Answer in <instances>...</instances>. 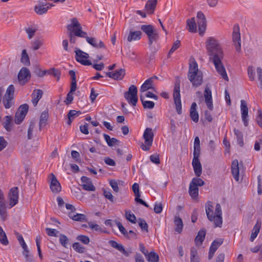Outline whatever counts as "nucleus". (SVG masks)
<instances>
[{"label":"nucleus","mask_w":262,"mask_h":262,"mask_svg":"<svg viewBox=\"0 0 262 262\" xmlns=\"http://www.w3.org/2000/svg\"><path fill=\"white\" fill-rule=\"evenodd\" d=\"M20 61L25 66H29L30 64L29 57L26 50H23L22 51Z\"/></svg>","instance_id":"obj_47"},{"label":"nucleus","mask_w":262,"mask_h":262,"mask_svg":"<svg viewBox=\"0 0 262 262\" xmlns=\"http://www.w3.org/2000/svg\"><path fill=\"white\" fill-rule=\"evenodd\" d=\"M147 260L149 262H158L159 260V255L154 251H151L146 256Z\"/></svg>","instance_id":"obj_45"},{"label":"nucleus","mask_w":262,"mask_h":262,"mask_svg":"<svg viewBox=\"0 0 262 262\" xmlns=\"http://www.w3.org/2000/svg\"><path fill=\"white\" fill-rule=\"evenodd\" d=\"M196 104L195 102L192 103L190 107V115L191 119L195 122L199 121V115L196 110Z\"/></svg>","instance_id":"obj_33"},{"label":"nucleus","mask_w":262,"mask_h":262,"mask_svg":"<svg viewBox=\"0 0 262 262\" xmlns=\"http://www.w3.org/2000/svg\"><path fill=\"white\" fill-rule=\"evenodd\" d=\"M148 39V45L151 46L154 43H156L159 39V35L157 30L151 34L147 35Z\"/></svg>","instance_id":"obj_40"},{"label":"nucleus","mask_w":262,"mask_h":262,"mask_svg":"<svg viewBox=\"0 0 262 262\" xmlns=\"http://www.w3.org/2000/svg\"><path fill=\"white\" fill-rule=\"evenodd\" d=\"M232 174L234 180L239 181V164L238 160L235 159L233 161L231 166Z\"/></svg>","instance_id":"obj_27"},{"label":"nucleus","mask_w":262,"mask_h":262,"mask_svg":"<svg viewBox=\"0 0 262 262\" xmlns=\"http://www.w3.org/2000/svg\"><path fill=\"white\" fill-rule=\"evenodd\" d=\"M73 248L76 252L79 253H83L85 251V248L77 242L73 244Z\"/></svg>","instance_id":"obj_57"},{"label":"nucleus","mask_w":262,"mask_h":262,"mask_svg":"<svg viewBox=\"0 0 262 262\" xmlns=\"http://www.w3.org/2000/svg\"><path fill=\"white\" fill-rule=\"evenodd\" d=\"M154 134L151 128H146L144 132L143 137L144 140L145 145L142 144L141 148L145 151L149 150L152 145Z\"/></svg>","instance_id":"obj_6"},{"label":"nucleus","mask_w":262,"mask_h":262,"mask_svg":"<svg viewBox=\"0 0 262 262\" xmlns=\"http://www.w3.org/2000/svg\"><path fill=\"white\" fill-rule=\"evenodd\" d=\"M13 98L4 97L3 103L6 108H9L13 104Z\"/></svg>","instance_id":"obj_51"},{"label":"nucleus","mask_w":262,"mask_h":262,"mask_svg":"<svg viewBox=\"0 0 262 262\" xmlns=\"http://www.w3.org/2000/svg\"><path fill=\"white\" fill-rule=\"evenodd\" d=\"M0 215L2 220L5 221L6 219V207L4 199L0 200Z\"/></svg>","instance_id":"obj_37"},{"label":"nucleus","mask_w":262,"mask_h":262,"mask_svg":"<svg viewBox=\"0 0 262 262\" xmlns=\"http://www.w3.org/2000/svg\"><path fill=\"white\" fill-rule=\"evenodd\" d=\"M207 53L210 61L223 58V52L219 41L213 37H209L205 42Z\"/></svg>","instance_id":"obj_1"},{"label":"nucleus","mask_w":262,"mask_h":262,"mask_svg":"<svg viewBox=\"0 0 262 262\" xmlns=\"http://www.w3.org/2000/svg\"><path fill=\"white\" fill-rule=\"evenodd\" d=\"M68 35L71 43L76 41V36L83 38L86 37V33L82 30V26L76 18H73L67 26Z\"/></svg>","instance_id":"obj_3"},{"label":"nucleus","mask_w":262,"mask_h":262,"mask_svg":"<svg viewBox=\"0 0 262 262\" xmlns=\"http://www.w3.org/2000/svg\"><path fill=\"white\" fill-rule=\"evenodd\" d=\"M81 186L83 189L87 191H95V187L93 185L91 180L89 178L83 176L81 178Z\"/></svg>","instance_id":"obj_21"},{"label":"nucleus","mask_w":262,"mask_h":262,"mask_svg":"<svg viewBox=\"0 0 262 262\" xmlns=\"http://www.w3.org/2000/svg\"><path fill=\"white\" fill-rule=\"evenodd\" d=\"M109 244L113 248L117 249L118 251L123 253L124 255L128 256L129 253L124 248L122 244H119L115 241H110L108 242Z\"/></svg>","instance_id":"obj_29"},{"label":"nucleus","mask_w":262,"mask_h":262,"mask_svg":"<svg viewBox=\"0 0 262 262\" xmlns=\"http://www.w3.org/2000/svg\"><path fill=\"white\" fill-rule=\"evenodd\" d=\"M174 222L176 226L175 229L176 231L178 233H181L183 227V224L182 219L179 216H176Z\"/></svg>","instance_id":"obj_42"},{"label":"nucleus","mask_w":262,"mask_h":262,"mask_svg":"<svg viewBox=\"0 0 262 262\" xmlns=\"http://www.w3.org/2000/svg\"><path fill=\"white\" fill-rule=\"evenodd\" d=\"M205 209L208 220L211 222H213L215 227H221L223 223L221 205L217 203L215 206V211L213 212L212 203L208 201L205 205Z\"/></svg>","instance_id":"obj_2"},{"label":"nucleus","mask_w":262,"mask_h":262,"mask_svg":"<svg viewBox=\"0 0 262 262\" xmlns=\"http://www.w3.org/2000/svg\"><path fill=\"white\" fill-rule=\"evenodd\" d=\"M36 123L34 121H31L30 122L27 132V139L28 140H31L33 138L36 131Z\"/></svg>","instance_id":"obj_31"},{"label":"nucleus","mask_w":262,"mask_h":262,"mask_svg":"<svg viewBox=\"0 0 262 262\" xmlns=\"http://www.w3.org/2000/svg\"><path fill=\"white\" fill-rule=\"evenodd\" d=\"M81 113L80 111H76L75 110H70L68 114V125H71L73 120L79 115H80Z\"/></svg>","instance_id":"obj_39"},{"label":"nucleus","mask_w":262,"mask_h":262,"mask_svg":"<svg viewBox=\"0 0 262 262\" xmlns=\"http://www.w3.org/2000/svg\"><path fill=\"white\" fill-rule=\"evenodd\" d=\"M37 28L35 25H29L26 27L25 31L28 35L29 39H31L34 36L35 32H36Z\"/></svg>","instance_id":"obj_32"},{"label":"nucleus","mask_w":262,"mask_h":262,"mask_svg":"<svg viewBox=\"0 0 262 262\" xmlns=\"http://www.w3.org/2000/svg\"><path fill=\"white\" fill-rule=\"evenodd\" d=\"M140 28L147 35L151 34L156 30L151 25H143L141 26Z\"/></svg>","instance_id":"obj_44"},{"label":"nucleus","mask_w":262,"mask_h":262,"mask_svg":"<svg viewBox=\"0 0 262 262\" xmlns=\"http://www.w3.org/2000/svg\"><path fill=\"white\" fill-rule=\"evenodd\" d=\"M260 227H261V223L259 221H257L256 224L255 225V226H254V227L252 230V233H251V236L250 238V240L251 242H253L255 239V238L256 237V236H257V235L259 232Z\"/></svg>","instance_id":"obj_35"},{"label":"nucleus","mask_w":262,"mask_h":262,"mask_svg":"<svg viewBox=\"0 0 262 262\" xmlns=\"http://www.w3.org/2000/svg\"><path fill=\"white\" fill-rule=\"evenodd\" d=\"M139 225L143 231L148 232V225L144 220L139 219Z\"/></svg>","instance_id":"obj_61"},{"label":"nucleus","mask_w":262,"mask_h":262,"mask_svg":"<svg viewBox=\"0 0 262 262\" xmlns=\"http://www.w3.org/2000/svg\"><path fill=\"white\" fill-rule=\"evenodd\" d=\"M158 77L157 76H154L149 78L146 80L144 83L142 85L140 88V91L141 92H145L148 90L153 89V82L155 79H157Z\"/></svg>","instance_id":"obj_24"},{"label":"nucleus","mask_w":262,"mask_h":262,"mask_svg":"<svg viewBox=\"0 0 262 262\" xmlns=\"http://www.w3.org/2000/svg\"><path fill=\"white\" fill-rule=\"evenodd\" d=\"M204 95L205 103L207 106V107L209 110H212L213 107L212 103V94L211 90L208 85L206 86Z\"/></svg>","instance_id":"obj_20"},{"label":"nucleus","mask_w":262,"mask_h":262,"mask_svg":"<svg viewBox=\"0 0 262 262\" xmlns=\"http://www.w3.org/2000/svg\"><path fill=\"white\" fill-rule=\"evenodd\" d=\"M69 75L71 77L72 82L71 84L70 91L68 93L65 102L67 104H70L73 100V93L76 91L77 88L76 77L75 73L74 71H69Z\"/></svg>","instance_id":"obj_8"},{"label":"nucleus","mask_w":262,"mask_h":262,"mask_svg":"<svg viewBox=\"0 0 262 262\" xmlns=\"http://www.w3.org/2000/svg\"><path fill=\"white\" fill-rule=\"evenodd\" d=\"M106 75L115 80H121L124 76L125 70L121 69L115 72H107Z\"/></svg>","instance_id":"obj_26"},{"label":"nucleus","mask_w":262,"mask_h":262,"mask_svg":"<svg viewBox=\"0 0 262 262\" xmlns=\"http://www.w3.org/2000/svg\"><path fill=\"white\" fill-rule=\"evenodd\" d=\"M59 242L62 246L67 248V246L69 242V239L67 236L61 234L59 235Z\"/></svg>","instance_id":"obj_60"},{"label":"nucleus","mask_w":262,"mask_h":262,"mask_svg":"<svg viewBox=\"0 0 262 262\" xmlns=\"http://www.w3.org/2000/svg\"><path fill=\"white\" fill-rule=\"evenodd\" d=\"M125 217L129 222L132 223H136V217L135 215L130 211H125Z\"/></svg>","instance_id":"obj_55"},{"label":"nucleus","mask_w":262,"mask_h":262,"mask_svg":"<svg viewBox=\"0 0 262 262\" xmlns=\"http://www.w3.org/2000/svg\"><path fill=\"white\" fill-rule=\"evenodd\" d=\"M42 45V40L38 38L35 39L31 43L32 48L33 50H38Z\"/></svg>","instance_id":"obj_53"},{"label":"nucleus","mask_w":262,"mask_h":262,"mask_svg":"<svg viewBox=\"0 0 262 262\" xmlns=\"http://www.w3.org/2000/svg\"><path fill=\"white\" fill-rule=\"evenodd\" d=\"M88 226L91 229L96 231L104 233L105 232V231H103L101 227L99 225L95 224L92 222H90L88 223Z\"/></svg>","instance_id":"obj_54"},{"label":"nucleus","mask_w":262,"mask_h":262,"mask_svg":"<svg viewBox=\"0 0 262 262\" xmlns=\"http://www.w3.org/2000/svg\"><path fill=\"white\" fill-rule=\"evenodd\" d=\"M10 208L15 206L18 202V191L16 187L11 188L9 193Z\"/></svg>","instance_id":"obj_18"},{"label":"nucleus","mask_w":262,"mask_h":262,"mask_svg":"<svg viewBox=\"0 0 262 262\" xmlns=\"http://www.w3.org/2000/svg\"><path fill=\"white\" fill-rule=\"evenodd\" d=\"M132 189L135 193V198H139L140 194L139 192V186L137 183H134L132 186Z\"/></svg>","instance_id":"obj_62"},{"label":"nucleus","mask_w":262,"mask_h":262,"mask_svg":"<svg viewBox=\"0 0 262 262\" xmlns=\"http://www.w3.org/2000/svg\"><path fill=\"white\" fill-rule=\"evenodd\" d=\"M116 225L119 228V231L121 232V233H122L126 237H129V235H128V232L126 231L124 227L123 226L122 224L117 221H115Z\"/></svg>","instance_id":"obj_58"},{"label":"nucleus","mask_w":262,"mask_h":262,"mask_svg":"<svg viewBox=\"0 0 262 262\" xmlns=\"http://www.w3.org/2000/svg\"><path fill=\"white\" fill-rule=\"evenodd\" d=\"M14 86L13 85L11 84L9 86L6 91V94L4 97H7L9 98H13V95L14 93Z\"/></svg>","instance_id":"obj_56"},{"label":"nucleus","mask_w":262,"mask_h":262,"mask_svg":"<svg viewBox=\"0 0 262 262\" xmlns=\"http://www.w3.org/2000/svg\"><path fill=\"white\" fill-rule=\"evenodd\" d=\"M49 116V112L47 109L41 113L39 122V127L40 130H41L42 127H45L47 124Z\"/></svg>","instance_id":"obj_28"},{"label":"nucleus","mask_w":262,"mask_h":262,"mask_svg":"<svg viewBox=\"0 0 262 262\" xmlns=\"http://www.w3.org/2000/svg\"><path fill=\"white\" fill-rule=\"evenodd\" d=\"M83 38H85L86 41L94 48H105L104 44L100 40H98L94 37H88L87 34L86 35V37H83Z\"/></svg>","instance_id":"obj_22"},{"label":"nucleus","mask_w":262,"mask_h":262,"mask_svg":"<svg viewBox=\"0 0 262 262\" xmlns=\"http://www.w3.org/2000/svg\"><path fill=\"white\" fill-rule=\"evenodd\" d=\"M140 99L145 108L152 109L155 106V103L151 101H147L144 100V97L142 95L140 96Z\"/></svg>","instance_id":"obj_43"},{"label":"nucleus","mask_w":262,"mask_h":262,"mask_svg":"<svg viewBox=\"0 0 262 262\" xmlns=\"http://www.w3.org/2000/svg\"><path fill=\"white\" fill-rule=\"evenodd\" d=\"M77 239L81 242L84 244H88L90 242V238L88 236L83 235H78L77 237Z\"/></svg>","instance_id":"obj_63"},{"label":"nucleus","mask_w":262,"mask_h":262,"mask_svg":"<svg viewBox=\"0 0 262 262\" xmlns=\"http://www.w3.org/2000/svg\"><path fill=\"white\" fill-rule=\"evenodd\" d=\"M206 235V231L205 230H201L199 231L197 236L195 237V242L196 244H201L205 239Z\"/></svg>","instance_id":"obj_46"},{"label":"nucleus","mask_w":262,"mask_h":262,"mask_svg":"<svg viewBox=\"0 0 262 262\" xmlns=\"http://www.w3.org/2000/svg\"><path fill=\"white\" fill-rule=\"evenodd\" d=\"M193 155H200V143L198 137L194 138Z\"/></svg>","instance_id":"obj_50"},{"label":"nucleus","mask_w":262,"mask_h":262,"mask_svg":"<svg viewBox=\"0 0 262 262\" xmlns=\"http://www.w3.org/2000/svg\"><path fill=\"white\" fill-rule=\"evenodd\" d=\"M232 41L237 52L241 51V40L238 25H235L233 27L232 33Z\"/></svg>","instance_id":"obj_10"},{"label":"nucleus","mask_w":262,"mask_h":262,"mask_svg":"<svg viewBox=\"0 0 262 262\" xmlns=\"http://www.w3.org/2000/svg\"><path fill=\"white\" fill-rule=\"evenodd\" d=\"M142 32L140 31H130L127 40L128 42L132 41L139 40L141 38Z\"/></svg>","instance_id":"obj_30"},{"label":"nucleus","mask_w":262,"mask_h":262,"mask_svg":"<svg viewBox=\"0 0 262 262\" xmlns=\"http://www.w3.org/2000/svg\"><path fill=\"white\" fill-rule=\"evenodd\" d=\"M173 99L176 105V108L179 114H182V105L180 95V83L177 81L173 90Z\"/></svg>","instance_id":"obj_7"},{"label":"nucleus","mask_w":262,"mask_h":262,"mask_svg":"<svg viewBox=\"0 0 262 262\" xmlns=\"http://www.w3.org/2000/svg\"><path fill=\"white\" fill-rule=\"evenodd\" d=\"M75 52V58L78 62L85 66H90L92 64V62L87 59L89 57L88 54L83 52L80 50H77Z\"/></svg>","instance_id":"obj_15"},{"label":"nucleus","mask_w":262,"mask_h":262,"mask_svg":"<svg viewBox=\"0 0 262 262\" xmlns=\"http://www.w3.org/2000/svg\"><path fill=\"white\" fill-rule=\"evenodd\" d=\"M241 111L242 115V119L245 126L248 125V108L247 102L244 100L241 101Z\"/></svg>","instance_id":"obj_16"},{"label":"nucleus","mask_w":262,"mask_h":262,"mask_svg":"<svg viewBox=\"0 0 262 262\" xmlns=\"http://www.w3.org/2000/svg\"><path fill=\"white\" fill-rule=\"evenodd\" d=\"M29 109L27 104L21 105L17 110L15 116V123L17 124H20L25 119Z\"/></svg>","instance_id":"obj_9"},{"label":"nucleus","mask_w":262,"mask_h":262,"mask_svg":"<svg viewBox=\"0 0 262 262\" xmlns=\"http://www.w3.org/2000/svg\"><path fill=\"white\" fill-rule=\"evenodd\" d=\"M223 239L218 238L215 239L211 244L210 248L208 255V259H211L212 258L214 253L218 249V248L223 244Z\"/></svg>","instance_id":"obj_19"},{"label":"nucleus","mask_w":262,"mask_h":262,"mask_svg":"<svg viewBox=\"0 0 262 262\" xmlns=\"http://www.w3.org/2000/svg\"><path fill=\"white\" fill-rule=\"evenodd\" d=\"M187 26L188 27V30L191 32H196V24L194 17L187 20Z\"/></svg>","instance_id":"obj_38"},{"label":"nucleus","mask_w":262,"mask_h":262,"mask_svg":"<svg viewBox=\"0 0 262 262\" xmlns=\"http://www.w3.org/2000/svg\"><path fill=\"white\" fill-rule=\"evenodd\" d=\"M0 242L3 245H7L9 244V241L7 239L5 232L3 230L2 228L0 226Z\"/></svg>","instance_id":"obj_49"},{"label":"nucleus","mask_w":262,"mask_h":262,"mask_svg":"<svg viewBox=\"0 0 262 262\" xmlns=\"http://www.w3.org/2000/svg\"><path fill=\"white\" fill-rule=\"evenodd\" d=\"M18 81L20 84L24 85L31 78V73L28 69L22 68L18 74Z\"/></svg>","instance_id":"obj_13"},{"label":"nucleus","mask_w":262,"mask_h":262,"mask_svg":"<svg viewBox=\"0 0 262 262\" xmlns=\"http://www.w3.org/2000/svg\"><path fill=\"white\" fill-rule=\"evenodd\" d=\"M158 0H148L146 2L144 10L148 14H152L154 13L156 9Z\"/></svg>","instance_id":"obj_25"},{"label":"nucleus","mask_w":262,"mask_h":262,"mask_svg":"<svg viewBox=\"0 0 262 262\" xmlns=\"http://www.w3.org/2000/svg\"><path fill=\"white\" fill-rule=\"evenodd\" d=\"M189 193L192 199H196L199 194L198 187H195V186L190 183L189 188Z\"/></svg>","instance_id":"obj_41"},{"label":"nucleus","mask_w":262,"mask_h":262,"mask_svg":"<svg viewBox=\"0 0 262 262\" xmlns=\"http://www.w3.org/2000/svg\"><path fill=\"white\" fill-rule=\"evenodd\" d=\"M69 217L75 221L83 222L86 221V216L83 214L76 213L73 212H69Z\"/></svg>","instance_id":"obj_34"},{"label":"nucleus","mask_w":262,"mask_h":262,"mask_svg":"<svg viewBox=\"0 0 262 262\" xmlns=\"http://www.w3.org/2000/svg\"><path fill=\"white\" fill-rule=\"evenodd\" d=\"M50 189L55 194L59 193L62 189L60 182L52 173H50Z\"/></svg>","instance_id":"obj_14"},{"label":"nucleus","mask_w":262,"mask_h":262,"mask_svg":"<svg viewBox=\"0 0 262 262\" xmlns=\"http://www.w3.org/2000/svg\"><path fill=\"white\" fill-rule=\"evenodd\" d=\"M4 127L8 132L11 130L13 123L12 118L9 116L5 117V121L3 123Z\"/></svg>","instance_id":"obj_36"},{"label":"nucleus","mask_w":262,"mask_h":262,"mask_svg":"<svg viewBox=\"0 0 262 262\" xmlns=\"http://www.w3.org/2000/svg\"><path fill=\"white\" fill-rule=\"evenodd\" d=\"M199 156L200 155H193V158L192 161L194 172L198 177L201 176L202 172V165L199 159Z\"/></svg>","instance_id":"obj_17"},{"label":"nucleus","mask_w":262,"mask_h":262,"mask_svg":"<svg viewBox=\"0 0 262 262\" xmlns=\"http://www.w3.org/2000/svg\"><path fill=\"white\" fill-rule=\"evenodd\" d=\"M196 20L199 34L201 35H203L206 29L207 21L205 15L202 12L199 11L198 12Z\"/></svg>","instance_id":"obj_12"},{"label":"nucleus","mask_w":262,"mask_h":262,"mask_svg":"<svg viewBox=\"0 0 262 262\" xmlns=\"http://www.w3.org/2000/svg\"><path fill=\"white\" fill-rule=\"evenodd\" d=\"M222 59L223 58H219L211 61L213 62L217 73L220 75L223 79L228 81L229 78L227 76L225 68L222 62Z\"/></svg>","instance_id":"obj_11"},{"label":"nucleus","mask_w":262,"mask_h":262,"mask_svg":"<svg viewBox=\"0 0 262 262\" xmlns=\"http://www.w3.org/2000/svg\"><path fill=\"white\" fill-rule=\"evenodd\" d=\"M234 135L236 137L237 143L240 146H243L244 145V141H243V135L242 133L238 130L234 129Z\"/></svg>","instance_id":"obj_48"},{"label":"nucleus","mask_w":262,"mask_h":262,"mask_svg":"<svg viewBox=\"0 0 262 262\" xmlns=\"http://www.w3.org/2000/svg\"><path fill=\"white\" fill-rule=\"evenodd\" d=\"M187 76L193 86L198 87L202 84L203 74L199 70L198 64L195 61H193L190 63Z\"/></svg>","instance_id":"obj_4"},{"label":"nucleus","mask_w":262,"mask_h":262,"mask_svg":"<svg viewBox=\"0 0 262 262\" xmlns=\"http://www.w3.org/2000/svg\"><path fill=\"white\" fill-rule=\"evenodd\" d=\"M256 121L259 126L262 127V112L260 109L257 110Z\"/></svg>","instance_id":"obj_64"},{"label":"nucleus","mask_w":262,"mask_h":262,"mask_svg":"<svg viewBox=\"0 0 262 262\" xmlns=\"http://www.w3.org/2000/svg\"><path fill=\"white\" fill-rule=\"evenodd\" d=\"M190 260L191 262H199L197 251L194 248L191 249Z\"/></svg>","instance_id":"obj_59"},{"label":"nucleus","mask_w":262,"mask_h":262,"mask_svg":"<svg viewBox=\"0 0 262 262\" xmlns=\"http://www.w3.org/2000/svg\"><path fill=\"white\" fill-rule=\"evenodd\" d=\"M190 183L198 187L199 186H203L205 182L203 180L197 177V178H193Z\"/></svg>","instance_id":"obj_52"},{"label":"nucleus","mask_w":262,"mask_h":262,"mask_svg":"<svg viewBox=\"0 0 262 262\" xmlns=\"http://www.w3.org/2000/svg\"><path fill=\"white\" fill-rule=\"evenodd\" d=\"M43 95V91L40 89H35L31 94L32 103L34 106H36L39 100L41 99Z\"/></svg>","instance_id":"obj_23"},{"label":"nucleus","mask_w":262,"mask_h":262,"mask_svg":"<svg viewBox=\"0 0 262 262\" xmlns=\"http://www.w3.org/2000/svg\"><path fill=\"white\" fill-rule=\"evenodd\" d=\"M138 89L135 85H130L128 90L124 94V97L127 102L133 106H136L138 102Z\"/></svg>","instance_id":"obj_5"}]
</instances>
